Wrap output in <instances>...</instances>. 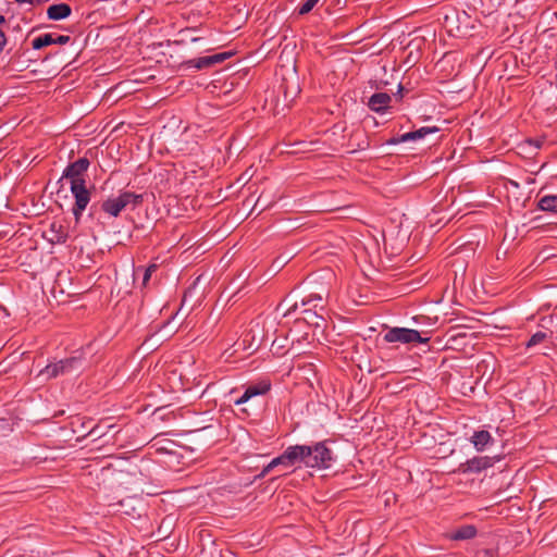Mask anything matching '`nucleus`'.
<instances>
[{
  "instance_id": "1",
  "label": "nucleus",
  "mask_w": 557,
  "mask_h": 557,
  "mask_svg": "<svg viewBox=\"0 0 557 557\" xmlns=\"http://www.w3.org/2000/svg\"><path fill=\"white\" fill-rule=\"evenodd\" d=\"M90 162L87 158H79L70 163L63 171L62 178H66L71 184V193L75 199L72 213L76 222H79L83 212L90 201V191L86 187L84 174L87 172Z\"/></svg>"
},
{
  "instance_id": "2",
  "label": "nucleus",
  "mask_w": 557,
  "mask_h": 557,
  "mask_svg": "<svg viewBox=\"0 0 557 557\" xmlns=\"http://www.w3.org/2000/svg\"><path fill=\"white\" fill-rule=\"evenodd\" d=\"M299 462L308 468L329 469L334 461L333 451L326 446V441L313 445H297Z\"/></svg>"
},
{
  "instance_id": "3",
  "label": "nucleus",
  "mask_w": 557,
  "mask_h": 557,
  "mask_svg": "<svg viewBox=\"0 0 557 557\" xmlns=\"http://www.w3.org/2000/svg\"><path fill=\"white\" fill-rule=\"evenodd\" d=\"M144 201V195L124 190L117 196L109 197L101 203V210L110 216L116 218L125 209L135 210Z\"/></svg>"
},
{
  "instance_id": "4",
  "label": "nucleus",
  "mask_w": 557,
  "mask_h": 557,
  "mask_svg": "<svg viewBox=\"0 0 557 557\" xmlns=\"http://www.w3.org/2000/svg\"><path fill=\"white\" fill-rule=\"evenodd\" d=\"M83 367V360L81 357H70L62 360H59L54 363L47 364L39 372V376L45 377L46 380L58 377L59 375L69 374L75 371L81 370Z\"/></svg>"
},
{
  "instance_id": "5",
  "label": "nucleus",
  "mask_w": 557,
  "mask_h": 557,
  "mask_svg": "<svg viewBox=\"0 0 557 557\" xmlns=\"http://www.w3.org/2000/svg\"><path fill=\"white\" fill-rule=\"evenodd\" d=\"M386 343H426L428 337H422L420 332L413 329L407 327H391L383 336Z\"/></svg>"
},
{
  "instance_id": "6",
  "label": "nucleus",
  "mask_w": 557,
  "mask_h": 557,
  "mask_svg": "<svg viewBox=\"0 0 557 557\" xmlns=\"http://www.w3.org/2000/svg\"><path fill=\"white\" fill-rule=\"evenodd\" d=\"M299 463L297 445L288 446L282 455L272 459L261 471L260 475L265 476L272 469L282 466L284 468H290L294 465Z\"/></svg>"
},
{
  "instance_id": "7",
  "label": "nucleus",
  "mask_w": 557,
  "mask_h": 557,
  "mask_svg": "<svg viewBox=\"0 0 557 557\" xmlns=\"http://www.w3.org/2000/svg\"><path fill=\"white\" fill-rule=\"evenodd\" d=\"M500 457L494 456H475L467 461L460 463L459 471L462 473H473L485 470L493 467L496 461H499Z\"/></svg>"
},
{
  "instance_id": "8",
  "label": "nucleus",
  "mask_w": 557,
  "mask_h": 557,
  "mask_svg": "<svg viewBox=\"0 0 557 557\" xmlns=\"http://www.w3.org/2000/svg\"><path fill=\"white\" fill-rule=\"evenodd\" d=\"M271 388V384L269 381H262L258 384H252L246 387L243 395L235 400V405H243L250 400L255 396L264 395L267 394Z\"/></svg>"
},
{
  "instance_id": "9",
  "label": "nucleus",
  "mask_w": 557,
  "mask_h": 557,
  "mask_svg": "<svg viewBox=\"0 0 557 557\" xmlns=\"http://www.w3.org/2000/svg\"><path fill=\"white\" fill-rule=\"evenodd\" d=\"M70 40H71L70 36L59 35V36L54 37L52 34L47 33V34L36 37L32 41V47L35 50H39L44 47H47V46H50L53 44L65 45V44L70 42Z\"/></svg>"
},
{
  "instance_id": "10",
  "label": "nucleus",
  "mask_w": 557,
  "mask_h": 557,
  "mask_svg": "<svg viewBox=\"0 0 557 557\" xmlns=\"http://www.w3.org/2000/svg\"><path fill=\"white\" fill-rule=\"evenodd\" d=\"M391 101L392 97L388 94L376 92L369 98L368 107L376 113H384L389 107Z\"/></svg>"
},
{
  "instance_id": "11",
  "label": "nucleus",
  "mask_w": 557,
  "mask_h": 557,
  "mask_svg": "<svg viewBox=\"0 0 557 557\" xmlns=\"http://www.w3.org/2000/svg\"><path fill=\"white\" fill-rule=\"evenodd\" d=\"M72 9L67 3L52 4L47 10V16L52 21H60L69 17Z\"/></svg>"
},
{
  "instance_id": "12",
  "label": "nucleus",
  "mask_w": 557,
  "mask_h": 557,
  "mask_svg": "<svg viewBox=\"0 0 557 557\" xmlns=\"http://www.w3.org/2000/svg\"><path fill=\"white\" fill-rule=\"evenodd\" d=\"M437 132H440V128L436 126H424L419 129L400 135V140H404L405 143L420 140L424 138L426 135L434 134Z\"/></svg>"
},
{
  "instance_id": "13",
  "label": "nucleus",
  "mask_w": 557,
  "mask_h": 557,
  "mask_svg": "<svg viewBox=\"0 0 557 557\" xmlns=\"http://www.w3.org/2000/svg\"><path fill=\"white\" fill-rule=\"evenodd\" d=\"M470 442L473 444L478 451H483L486 446L493 442V437L488 431L481 430L473 433Z\"/></svg>"
},
{
  "instance_id": "14",
  "label": "nucleus",
  "mask_w": 557,
  "mask_h": 557,
  "mask_svg": "<svg viewBox=\"0 0 557 557\" xmlns=\"http://www.w3.org/2000/svg\"><path fill=\"white\" fill-rule=\"evenodd\" d=\"M349 146L352 147V151L368 149L370 147L368 135L363 131L354 132L349 138Z\"/></svg>"
},
{
  "instance_id": "15",
  "label": "nucleus",
  "mask_w": 557,
  "mask_h": 557,
  "mask_svg": "<svg viewBox=\"0 0 557 557\" xmlns=\"http://www.w3.org/2000/svg\"><path fill=\"white\" fill-rule=\"evenodd\" d=\"M478 533L476 528L473 524H465L456 529L450 533L449 539L453 541H465L475 537Z\"/></svg>"
},
{
  "instance_id": "16",
  "label": "nucleus",
  "mask_w": 557,
  "mask_h": 557,
  "mask_svg": "<svg viewBox=\"0 0 557 557\" xmlns=\"http://www.w3.org/2000/svg\"><path fill=\"white\" fill-rule=\"evenodd\" d=\"M537 207L547 212L557 213V195H546L539 200Z\"/></svg>"
},
{
  "instance_id": "17",
  "label": "nucleus",
  "mask_w": 557,
  "mask_h": 557,
  "mask_svg": "<svg viewBox=\"0 0 557 557\" xmlns=\"http://www.w3.org/2000/svg\"><path fill=\"white\" fill-rule=\"evenodd\" d=\"M50 232L52 233V237L50 238L52 243L64 244L67 240V232L61 224L52 223L50 225Z\"/></svg>"
},
{
  "instance_id": "18",
  "label": "nucleus",
  "mask_w": 557,
  "mask_h": 557,
  "mask_svg": "<svg viewBox=\"0 0 557 557\" xmlns=\"http://www.w3.org/2000/svg\"><path fill=\"white\" fill-rule=\"evenodd\" d=\"M189 66L197 70L208 69L213 66L212 59L210 55L200 57L188 61Z\"/></svg>"
},
{
  "instance_id": "19",
  "label": "nucleus",
  "mask_w": 557,
  "mask_h": 557,
  "mask_svg": "<svg viewBox=\"0 0 557 557\" xmlns=\"http://www.w3.org/2000/svg\"><path fill=\"white\" fill-rule=\"evenodd\" d=\"M547 338V334L545 332L539 331L534 333L530 339L527 342V347L531 348L544 342Z\"/></svg>"
},
{
  "instance_id": "20",
  "label": "nucleus",
  "mask_w": 557,
  "mask_h": 557,
  "mask_svg": "<svg viewBox=\"0 0 557 557\" xmlns=\"http://www.w3.org/2000/svg\"><path fill=\"white\" fill-rule=\"evenodd\" d=\"M319 0H304V3L298 9V14L305 15L309 13Z\"/></svg>"
},
{
  "instance_id": "21",
  "label": "nucleus",
  "mask_w": 557,
  "mask_h": 557,
  "mask_svg": "<svg viewBox=\"0 0 557 557\" xmlns=\"http://www.w3.org/2000/svg\"><path fill=\"white\" fill-rule=\"evenodd\" d=\"M298 308V302L295 301L294 304H292L290 306H287L286 304V300L282 301L278 306H277V310H283V315L286 317L288 314H290L292 312H294L296 309Z\"/></svg>"
},
{
  "instance_id": "22",
  "label": "nucleus",
  "mask_w": 557,
  "mask_h": 557,
  "mask_svg": "<svg viewBox=\"0 0 557 557\" xmlns=\"http://www.w3.org/2000/svg\"><path fill=\"white\" fill-rule=\"evenodd\" d=\"M157 270V264H151L144 271V277H143V284L146 285L147 282L150 280L152 272Z\"/></svg>"
},
{
  "instance_id": "23",
  "label": "nucleus",
  "mask_w": 557,
  "mask_h": 557,
  "mask_svg": "<svg viewBox=\"0 0 557 557\" xmlns=\"http://www.w3.org/2000/svg\"><path fill=\"white\" fill-rule=\"evenodd\" d=\"M228 55L230 54L227 52H222V53H215L210 57L212 59V64L215 65L218 63H222L223 61H225L228 58Z\"/></svg>"
},
{
  "instance_id": "24",
  "label": "nucleus",
  "mask_w": 557,
  "mask_h": 557,
  "mask_svg": "<svg viewBox=\"0 0 557 557\" xmlns=\"http://www.w3.org/2000/svg\"><path fill=\"white\" fill-rule=\"evenodd\" d=\"M7 36L4 34V32L0 28V54L2 53L5 45H7Z\"/></svg>"
},
{
  "instance_id": "25",
  "label": "nucleus",
  "mask_w": 557,
  "mask_h": 557,
  "mask_svg": "<svg viewBox=\"0 0 557 557\" xmlns=\"http://www.w3.org/2000/svg\"><path fill=\"white\" fill-rule=\"evenodd\" d=\"M401 143H405L404 140H400V135L399 136H394L389 139L386 140V145H398V144H401Z\"/></svg>"
},
{
  "instance_id": "26",
  "label": "nucleus",
  "mask_w": 557,
  "mask_h": 557,
  "mask_svg": "<svg viewBox=\"0 0 557 557\" xmlns=\"http://www.w3.org/2000/svg\"><path fill=\"white\" fill-rule=\"evenodd\" d=\"M89 434H90V435L95 434V435H97V436H99V437L102 435L101 433H99V432H98V426H96V428L91 429V430H90V432H89Z\"/></svg>"
},
{
  "instance_id": "27",
  "label": "nucleus",
  "mask_w": 557,
  "mask_h": 557,
  "mask_svg": "<svg viewBox=\"0 0 557 557\" xmlns=\"http://www.w3.org/2000/svg\"><path fill=\"white\" fill-rule=\"evenodd\" d=\"M312 300H313V298H312V297H310V298H308V299H305V298H304V299L301 300V306H307V305H309Z\"/></svg>"
},
{
  "instance_id": "28",
  "label": "nucleus",
  "mask_w": 557,
  "mask_h": 557,
  "mask_svg": "<svg viewBox=\"0 0 557 557\" xmlns=\"http://www.w3.org/2000/svg\"><path fill=\"white\" fill-rule=\"evenodd\" d=\"M4 23H5V17L2 14H0V24H4Z\"/></svg>"
},
{
  "instance_id": "29",
  "label": "nucleus",
  "mask_w": 557,
  "mask_h": 557,
  "mask_svg": "<svg viewBox=\"0 0 557 557\" xmlns=\"http://www.w3.org/2000/svg\"><path fill=\"white\" fill-rule=\"evenodd\" d=\"M401 90H403V86H401V85H399V87H398V92L400 94V92H401Z\"/></svg>"
},
{
  "instance_id": "30",
  "label": "nucleus",
  "mask_w": 557,
  "mask_h": 557,
  "mask_svg": "<svg viewBox=\"0 0 557 557\" xmlns=\"http://www.w3.org/2000/svg\"><path fill=\"white\" fill-rule=\"evenodd\" d=\"M314 299L321 301V297L320 296H314Z\"/></svg>"
}]
</instances>
